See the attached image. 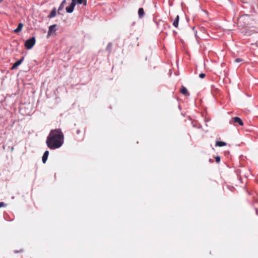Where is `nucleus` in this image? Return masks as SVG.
<instances>
[{"label": "nucleus", "mask_w": 258, "mask_h": 258, "mask_svg": "<svg viewBox=\"0 0 258 258\" xmlns=\"http://www.w3.org/2000/svg\"><path fill=\"white\" fill-rule=\"evenodd\" d=\"M226 145V143L222 141H217L216 143V145L219 147H223Z\"/></svg>", "instance_id": "obj_14"}, {"label": "nucleus", "mask_w": 258, "mask_h": 258, "mask_svg": "<svg viewBox=\"0 0 258 258\" xmlns=\"http://www.w3.org/2000/svg\"><path fill=\"white\" fill-rule=\"evenodd\" d=\"M21 251H22V250H20V251H17V250H15L14 252H15V253H18V252H21Z\"/></svg>", "instance_id": "obj_22"}, {"label": "nucleus", "mask_w": 258, "mask_h": 258, "mask_svg": "<svg viewBox=\"0 0 258 258\" xmlns=\"http://www.w3.org/2000/svg\"><path fill=\"white\" fill-rule=\"evenodd\" d=\"M56 25L54 24L49 26L48 32V35H50L52 32H54L56 31Z\"/></svg>", "instance_id": "obj_4"}, {"label": "nucleus", "mask_w": 258, "mask_h": 258, "mask_svg": "<svg viewBox=\"0 0 258 258\" xmlns=\"http://www.w3.org/2000/svg\"><path fill=\"white\" fill-rule=\"evenodd\" d=\"M79 133H80V131H79V130H78V131H77V134H79Z\"/></svg>", "instance_id": "obj_23"}, {"label": "nucleus", "mask_w": 258, "mask_h": 258, "mask_svg": "<svg viewBox=\"0 0 258 258\" xmlns=\"http://www.w3.org/2000/svg\"><path fill=\"white\" fill-rule=\"evenodd\" d=\"M7 206V204L4 202H0V208L2 207H6Z\"/></svg>", "instance_id": "obj_15"}, {"label": "nucleus", "mask_w": 258, "mask_h": 258, "mask_svg": "<svg viewBox=\"0 0 258 258\" xmlns=\"http://www.w3.org/2000/svg\"><path fill=\"white\" fill-rule=\"evenodd\" d=\"M145 15L144 10L143 8H140L138 10V15L140 18H142Z\"/></svg>", "instance_id": "obj_11"}, {"label": "nucleus", "mask_w": 258, "mask_h": 258, "mask_svg": "<svg viewBox=\"0 0 258 258\" xmlns=\"http://www.w3.org/2000/svg\"><path fill=\"white\" fill-rule=\"evenodd\" d=\"M23 60H24V57H22V58H21L20 59H19V60L16 61L15 63H14L13 64V66L12 67L11 69L14 70V69H16L20 64H21V63L23 62Z\"/></svg>", "instance_id": "obj_5"}, {"label": "nucleus", "mask_w": 258, "mask_h": 258, "mask_svg": "<svg viewBox=\"0 0 258 258\" xmlns=\"http://www.w3.org/2000/svg\"><path fill=\"white\" fill-rule=\"evenodd\" d=\"M180 92L185 96H189V93L188 92L187 89L184 86H182Z\"/></svg>", "instance_id": "obj_8"}, {"label": "nucleus", "mask_w": 258, "mask_h": 258, "mask_svg": "<svg viewBox=\"0 0 258 258\" xmlns=\"http://www.w3.org/2000/svg\"><path fill=\"white\" fill-rule=\"evenodd\" d=\"M56 15V10L55 8H54L50 14L48 16V18L51 19L54 18Z\"/></svg>", "instance_id": "obj_9"}, {"label": "nucleus", "mask_w": 258, "mask_h": 258, "mask_svg": "<svg viewBox=\"0 0 258 258\" xmlns=\"http://www.w3.org/2000/svg\"><path fill=\"white\" fill-rule=\"evenodd\" d=\"M49 155V151L48 150L44 152L43 156L42 157V161L43 163H45L47 158L48 156Z\"/></svg>", "instance_id": "obj_6"}, {"label": "nucleus", "mask_w": 258, "mask_h": 258, "mask_svg": "<svg viewBox=\"0 0 258 258\" xmlns=\"http://www.w3.org/2000/svg\"><path fill=\"white\" fill-rule=\"evenodd\" d=\"M36 39L35 37H32L31 38L26 40L24 46L28 49H31L35 45Z\"/></svg>", "instance_id": "obj_2"}, {"label": "nucleus", "mask_w": 258, "mask_h": 258, "mask_svg": "<svg viewBox=\"0 0 258 258\" xmlns=\"http://www.w3.org/2000/svg\"><path fill=\"white\" fill-rule=\"evenodd\" d=\"M242 61V60L241 59H240V58H236V59L235 60V61L236 62H241V61Z\"/></svg>", "instance_id": "obj_20"}, {"label": "nucleus", "mask_w": 258, "mask_h": 258, "mask_svg": "<svg viewBox=\"0 0 258 258\" xmlns=\"http://www.w3.org/2000/svg\"><path fill=\"white\" fill-rule=\"evenodd\" d=\"M74 2H76V4H82L83 3V0H74Z\"/></svg>", "instance_id": "obj_16"}, {"label": "nucleus", "mask_w": 258, "mask_h": 258, "mask_svg": "<svg viewBox=\"0 0 258 258\" xmlns=\"http://www.w3.org/2000/svg\"><path fill=\"white\" fill-rule=\"evenodd\" d=\"M112 44L111 43H109L107 46V49L109 50L110 48L111 47Z\"/></svg>", "instance_id": "obj_19"}, {"label": "nucleus", "mask_w": 258, "mask_h": 258, "mask_svg": "<svg viewBox=\"0 0 258 258\" xmlns=\"http://www.w3.org/2000/svg\"><path fill=\"white\" fill-rule=\"evenodd\" d=\"M66 3V0H63L58 9V14H59V11L63 9V5Z\"/></svg>", "instance_id": "obj_13"}, {"label": "nucleus", "mask_w": 258, "mask_h": 258, "mask_svg": "<svg viewBox=\"0 0 258 258\" xmlns=\"http://www.w3.org/2000/svg\"><path fill=\"white\" fill-rule=\"evenodd\" d=\"M234 123H236L239 124L240 125H243V123L242 120L238 117H234L232 118Z\"/></svg>", "instance_id": "obj_7"}, {"label": "nucleus", "mask_w": 258, "mask_h": 258, "mask_svg": "<svg viewBox=\"0 0 258 258\" xmlns=\"http://www.w3.org/2000/svg\"><path fill=\"white\" fill-rule=\"evenodd\" d=\"M179 17L178 15H177L175 19V20L173 21V25L175 27L177 28L178 25V22H179Z\"/></svg>", "instance_id": "obj_12"}, {"label": "nucleus", "mask_w": 258, "mask_h": 258, "mask_svg": "<svg viewBox=\"0 0 258 258\" xmlns=\"http://www.w3.org/2000/svg\"><path fill=\"white\" fill-rule=\"evenodd\" d=\"M76 5V3L74 2V0H72V2L69 7L66 8V11L68 13H71L73 12L74 8Z\"/></svg>", "instance_id": "obj_3"}, {"label": "nucleus", "mask_w": 258, "mask_h": 258, "mask_svg": "<svg viewBox=\"0 0 258 258\" xmlns=\"http://www.w3.org/2000/svg\"><path fill=\"white\" fill-rule=\"evenodd\" d=\"M63 139V134L60 129L51 130L47 137L46 144L50 149L54 150L62 145Z\"/></svg>", "instance_id": "obj_1"}, {"label": "nucleus", "mask_w": 258, "mask_h": 258, "mask_svg": "<svg viewBox=\"0 0 258 258\" xmlns=\"http://www.w3.org/2000/svg\"><path fill=\"white\" fill-rule=\"evenodd\" d=\"M23 27V24L19 23L18 24L17 28L14 30V32L18 33V32H20L22 30Z\"/></svg>", "instance_id": "obj_10"}, {"label": "nucleus", "mask_w": 258, "mask_h": 258, "mask_svg": "<svg viewBox=\"0 0 258 258\" xmlns=\"http://www.w3.org/2000/svg\"><path fill=\"white\" fill-rule=\"evenodd\" d=\"M2 1V0H0V2H1Z\"/></svg>", "instance_id": "obj_24"}, {"label": "nucleus", "mask_w": 258, "mask_h": 258, "mask_svg": "<svg viewBox=\"0 0 258 258\" xmlns=\"http://www.w3.org/2000/svg\"><path fill=\"white\" fill-rule=\"evenodd\" d=\"M216 161L218 163L220 161V157L219 156H217L215 158Z\"/></svg>", "instance_id": "obj_18"}, {"label": "nucleus", "mask_w": 258, "mask_h": 258, "mask_svg": "<svg viewBox=\"0 0 258 258\" xmlns=\"http://www.w3.org/2000/svg\"><path fill=\"white\" fill-rule=\"evenodd\" d=\"M84 6H86L87 5V1L86 0L85 1H83V3H82Z\"/></svg>", "instance_id": "obj_21"}, {"label": "nucleus", "mask_w": 258, "mask_h": 258, "mask_svg": "<svg viewBox=\"0 0 258 258\" xmlns=\"http://www.w3.org/2000/svg\"><path fill=\"white\" fill-rule=\"evenodd\" d=\"M199 77L200 78L203 79L205 77V74L204 73H201L199 75Z\"/></svg>", "instance_id": "obj_17"}]
</instances>
